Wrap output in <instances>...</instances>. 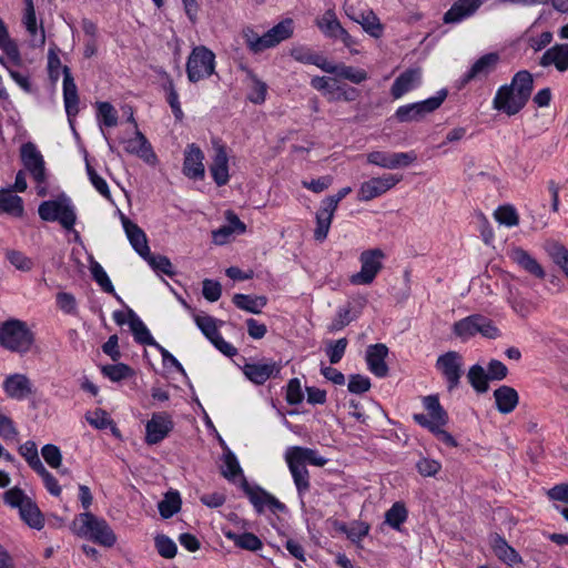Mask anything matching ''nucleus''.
I'll list each match as a JSON object with an SVG mask.
<instances>
[{"label": "nucleus", "mask_w": 568, "mask_h": 568, "mask_svg": "<svg viewBox=\"0 0 568 568\" xmlns=\"http://www.w3.org/2000/svg\"><path fill=\"white\" fill-rule=\"evenodd\" d=\"M423 405L428 412L425 414H414L413 419L419 426L428 429L435 437L447 447H457L458 443L454 436L443 427L448 423V414L440 405L437 395H428L423 398Z\"/></svg>", "instance_id": "nucleus-1"}, {"label": "nucleus", "mask_w": 568, "mask_h": 568, "mask_svg": "<svg viewBox=\"0 0 568 568\" xmlns=\"http://www.w3.org/2000/svg\"><path fill=\"white\" fill-rule=\"evenodd\" d=\"M72 530L75 535L106 548L113 547L118 540L108 521L90 511L81 513L74 518Z\"/></svg>", "instance_id": "nucleus-2"}, {"label": "nucleus", "mask_w": 568, "mask_h": 568, "mask_svg": "<svg viewBox=\"0 0 568 568\" xmlns=\"http://www.w3.org/2000/svg\"><path fill=\"white\" fill-rule=\"evenodd\" d=\"M33 343L34 335L26 322L10 318L0 324V345L7 351L27 353Z\"/></svg>", "instance_id": "nucleus-3"}, {"label": "nucleus", "mask_w": 568, "mask_h": 568, "mask_svg": "<svg viewBox=\"0 0 568 568\" xmlns=\"http://www.w3.org/2000/svg\"><path fill=\"white\" fill-rule=\"evenodd\" d=\"M215 53L205 45H195L186 60L185 72L191 83H197L215 74Z\"/></svg>", "instance_id": "nucleus-4"}, {"label": "nucleus", "mask_w": 568, "mask_h": 568, "mask_svg": "<svg viewBox=\"0 0 568 568\" xmlns=\"http://www.w3.org/2000/svg\"><path fill=\"white\" fill-rule=\"evenodd\" d=\"M448 90L443 88L434 97L400 105L395 111V119L400 123L419 122L436 111L446 100Z\"/></svg>", "instance_id": "nucleus-5"}, {"label": "nucleus", "mask_w": 568, "mask_h": 568, "mask_svg": "<svg viewBox=\"0 0 568 568\" xmlns=\"http://www.w3.org/2000/svg\"><path fill=\"white\" fill-rule=\"evenodd\" d=\"M39 216L45 222H59L65 230H72L77 214L71 200L62 194L57 200L43 201L38 207Z\"/></svg>", "instance_id": "nucleus-6"}, {"label": "nucleus", "mask_w": 568, "mask_h": 568, "mask_svg": "<svg viewBox=\"0 0 568 568\" xmlns=\"http://www.w3.org/2000/svg\"><path fill=\"white\" fill-rule=\"evenodd\" d=\"M351 192L352 187L345 186L338 190L336 194L328 195L321 201L320 207L315 213L316 227L313 236L316 242L322 243L327 239L338 204Z\"/></svg>", "instance_id": "nucleus-7"}, {"label": "nucleus", "mask_w": 568, "mask_h": 568, "mask_svg": "<svg viewBox=\"0 0 568 568\" xmlns=\"http://www.w3.org/2000/svg\"><path fill=\"white\" fill-rule=\"evenodd\" d=\"M234 364L240 367L245 377L256 384L263 385L267 379L278 376L283 364L281 362L263 363L256 357H236Z\"/></svg>", "instance_id": "nucleus-8"}, {"label": "nucleus", "mask_w": 568, "mask_h": 568, "mask_svg": "<svg viewBox=\"0 0 568 568\" xmlns=\"http://www.w3.org/2000/svg\"><path fill=\"white\" fill-rule=\"evenodd\" d=\"M384 252L381 248L366 250L361 253V271L349 277L353 285H369L383 268Z\"/></svg>", "instance_id": "nucleus-9"}, {"label": "nucleus", "mask_w": 568, "mask_h": 568, "mask_svg": "<svg viewBox=\"0 0 568 568\" xmlns=\"http://www.w3.org/2000/svg\"><path fill=\"white\" fill-rule=\"evenodd\" d=\"M417 160L415 151L389 152L374 150L366 153V163L385 170H398L410 166Z\"/></svg>", "instance_id": "nucleus-10"}, {"label": "nucleus", "mask_w": 568, "mask_h": 568, "mask_svg": "<svg viewBox=\"0 0 568 568\" xmlns=\"http://www.w3.org/2000/svg\"><path fill=\"white\" fill-rule=\"evenodd\" d=\"M241 488L253 505L257 514H262L265 509H268L273 514L277 511H285L286 506L280 501L276 497L267 493L262 487L255 485L251 486L246 478L241 481Z\"/></svg>", "instance_id": "nucleus-11"}, {"label": "nucleus", "mask_w": 568, "mask_h": 568, "mask_svg": "<svg viewBox=\"0 0 568 568\" xmlns=\"http://www.w3.org/2000/svg\"><path fill=\"white\" fill-rule=\"evenodd\" d=\"M402 175L389 173L371 178L359 185L357 191V200L359 202H368L379 197L396 186L402 181Z\"/></svg>", "instance_id": "nucleus-12"}, {"label": "nucleus", "mask_w": 568, "mask_h": 568, "mask_svg": "<svg viewBox=\"0 0 568 568\" xmlns=\"http://www.w3.org/2000/svg\"><path fill=\"white\" fill-rule=\"evenodd\" d=\"M527 102L514 88L509 84H504L498 88L493 99V109L511 116L519 113Z\"/></svg>", "instance_id": "nucleus-13"}, {"label": "nucleus", "mask_w": 568, "mask_h": 568, "mask_svg": "<svg viewBox=\"0 0 568 568\" xmlns=\"http://www.w3.org/2000/svg\"><path fill=\"white\" fill-rule=\"evenodd\" d=\"M500 57L497 52H489L478 58L460 77V85L471 81H485L497 68Z\"/></svg>", "instance_id": "nucleus-14"}, {"label": "nucleus", "mask_w": 568, "mask_h": 568, "mask_svg": "<svg viewBox=\"0 0 568 568\" xmlns=\"http://www.w3.org/2000/svg\"><path fill=\"white\" fill-rule=\"evenodd\" d=\"M20 156L23 166L29 171L34 182L44 183L47 180L45 162L37 145L32 142L23 143L20 149Z\"/></svg>", "instance_id": "nucleus-15"}, {"label": "nucleus", "mask_w": 568, "mask_h": 568, "mask_svg": "<svg viewBox=\"0 0 568 568\" xmlns=\"http://www.w3.org/2000/svg\"><path fill=\"white\" fill-rule=\"evenodd\" d=\"M174 423L168 413H154L145 425V443L155 445L169 436Z\"/></svg>", "instance_id": "nucleus-16"}, {"label": "nucleus", "mask_w": 568, "mask_h": 568, "mask_svg": "<svg viewBox=\"0 0 568 568\" xmlns=\"http://www.w3.org/2000/svg\"><path fill=\"white\" fill-rule=\"evenodd\" d=\"M63 72V102L69 124L73 132L77 134L74 129V119L79 113V94L74 79L71 74L69 67L62 68Z\"/></svg>", "instance_id": "nucleus-17"}, {"label": "nucleus", "mask_w": 568, "mask_h": 568, "mask_svg": "<svg viewBox=\"0 0 568 568\" xmlns=\"http://www.w3.org/2000/svg\"><path fill=\"white\" fill-rule=\"evenodd\" d=\"M214 156L210 165V173L217 186L226 185L230 181L229 155L226 146L220 140L212 141Z\"/></svg>", "instance_id": "nucleus-18"}, {"label": "nucleus", "mask_w": 568, "mask_h": 568, "mask_svg": "<svg viewBox=\"0 0 568 568\" xmlns=\"http://www.w3.org/2000/svg\"><path fill=\"white\" fill-rule=\"evenodd\" d=\"M204 153L195 143L187 144L184 150L183 174L192 180H202L205 175Z\"/></svg>", "instance_id": "nucleus-19"}, {"label": "nucleus", "mask_w": 568, "mask_h": 568, "mask_svg": "<svg viewBox=\"0 0 568 568\" xmlns=\"http://www.w3.org/2000/svg\"><path fill=\"white\" fill-rule=\"evenodd\" d=\"M128 316L129 327L136 343L141 345L154 346L156 351L160 352L161 355H172L168 349H165L154 339L146 325L133 310H128Z\"/></svg>", "instance_id": "nucleus-20"}, {"label": "nucleus", "mask_w": 568, "mask_h": 568, "mask_svg": "<svg viewBox=\"0 0 568 568\" xmlns=\"http://www.w3.org/2000/svg\"><path fill=\"white\" fill-rule=\"evenodd\" d=\"M422 84V69L408 68L402 72L390 87V95L397 100L406 93L417 89Z\"/></svg>", "instance_id": "nucleus-21"}, {"label": "nucleus", "mask_w": 568, "mask_h": 568, "mask_svg": "<svg viewBox=\"0 0 568 568\" xmlns=\"http://www.w3.org/2000/svg\"><path fill=\"white\" fill-rule=\"evenodd\" d=\"M3 390L9 398L23 400L33 394L31 381L24 374H11L3 381Z\"/></svg>", "instance_id": "nucleus-22"}, {"label": "nucleus", "mask_w": 568, "mask_h": 568, "mask_svg": "<svg viewBox=\"0 0 568 568\" xmlns=\"http://www.w3.org/2000/svg\"><path fill=\"white\" fill-rule=\"evenodd\" d=\"M481 4L483 0H457L445 12L443 21L446 24L459 23L473 16Z\"/></svg>", "instance_id": "nucleus-23"}, {"label": "nucleus", "mask_w": 568, "mask_h": 568, "mask_svg": "<svg viewBox=\"0 0 568 568\" xmlns=\"http://www.w3.org/2000/svg\"><path fill=\"white\" fill-rule=\"evenodd\" d=\"M285 459H291L300 465H313L323 467L327 464V458L318 454L316 449L303 447V446H291L284 454Z\"/></svg>", "instance_id": "nucleus-24"}, {"label": "nucleus", "mask_w": 568, "mask_h": 568, "mask_svg": "<svg viewBox=\"0 0 568 568\" xmlns=\"http://www.w3.org/2000/svg\"><path fill=\"white\" fill-rule=\"evenodd\" d=\"M122 225L126 237L133 247V250L143 258L149 255L150 247L144 231L134 222L129 220L126 216L121 217Z\"/></svg>", "instance_id": "nucleus-25"}, {"label": "nucleus", "mask_w": 568, "mask_h": 568, "mask_svg": "<svg viewBox=\"0 0 568 568\" xmlns=\"http://www.w3.org/2000/svg\"><path fill=\"white\" fill-rule=\"evenodd\" d=\"M460 357H438L436 367L442 372L449 392L458 387L463 374Z\"/></svg>", "instance_id": "nucleus-26"}, {"label": "nucleus", "mask_w": 568, "mask_h": 568, "mask_svg": "<svg viewBox=\"0 0 568 568\" xmlns=\"http://www.w3.org/2000/svg\"><path fill=\"white\" fill-rule=\"evenodd\" d=\"M124 150L126 153L136 155L146 163H154L156 160L152 145L139 130L135 131L134 138L124 141Z\"/></svg>", "instance_id": "nucleus-27"}, {"label": "nucleus", "mask_w": 568, "mask_h": 568, "mask_svg": "<svg viewBox=\"0 0 568 568\" xmlns=\"http://www.w3.org/2000/svg\"><path fill=\"white\" fill-rule=\"evenodd\" d=\"M539 65L547 68L554 65L557 71L568 70V43H557L547 49L539 59Z\"/></svg>", "instance_id": "nucleus-28"}, {"label": "nucleus", "mask_w": 568, "mask_h": 568, "mask_svg": "<svg viewBox=\"0 0 568 568\" xmlns=\"http://www.w3.org/2000/svg\"><path fill=\"white\" fill-rule=\"evenodd\" d=\"M291 54L294 58V60L304 64L316 65L317 68L327 73H333L336 72L337 70V65H334L333 63L328 62L325 57L314 52L308 48H295L292 50Z\"/></svg>", "instance_id": "nucleus-29"}, {"label": "nucleus", "mask_w": 568, "mask_h": 568, "mask_svg": "<svg viewBox=\"0 0 568 568\" xmlns=\"http://www.w3.org/2000/svg\"><path fill=\"white\" fill-rule=\"evenodd\" d=\"M490 546L497 558L508 566L523 564L521 556L517 550H515V548L508 545L503 536L498 534L493 535L490 539Z\"/></svg>", "instance_id": "nucleus-30"}, {"label": "nucleus", "mask_w": 568, "mask_h": 568, "mask_svg": "<svg viewBox=\"0 0 568 568\" xmlns=\"http://www.w3.org/2000/svg\"><path fill=\"white\" fill-rule=\"evenodd\" d=\"M366 303V298L362 297L358 302V310H355V307L352 305L351 302H347V304L339 306L336 311L335 317L332 320L331 324L328 325V328L331 332H337L343 329L345 326H347L351 322L356 320L361 314V308Z\"/></svg>", "instance_id": "nucleus-31"}, {"label": "nucleus", "mask_w": 568, "mask_h": 568, "mask_svg": "<svg viewBox=\"0 0 568 568\" xmlns=\"http://www.w3.org/2000/svg\"><path fill=\"white\" fill-rule=\"evenodd\" d=\"M496 408L501 414L511 413L518 405L519 396L515 388L503 385L494 392Z\"/></svg>", "instance_id": "nucleus-32"}, {"label": "nucleus", "mask_w": 568, "mask_h": 568, "mask_svg": "<svg viewBox=\"0 0 568 568\" xmlns=\"http://www.w3.org/2000/svg\"><path fill=\"white\" fill-rule=\"evenodd\" d=\"M158 74L162 79H164V82L162 83V89L166 93V102L169 103L175 120L176 121H182L183 118H184V113H183L182 108H181V103H180V100H179V93H178V91L175 89L173 79L163 69H160L158 71Z\"/></svg>", "instance_id": "nucleus-33"}, {"label": "nucleus", "mask_w": 568, "mask_h": 568, "mask_svg": "<svg viewBox=\"0 0 568 568\" xmlns=\"http://www.w3.org/2000/svg\"><path fill=\"white\" fill-rule=\"evenodd\" d=\"M351 19L361 24L363 30L371 37L378 39L383 36L384 26L373 10L362 11L357 17H351Z\"/></svg>", "instance_id": "nucleus-34"}, {"label": "nucleus", "mask_w": 568, "mask_h": 568, "mask_svg": "<svg viewBox=\"0 0 568 568\" xmlns=\"http://www.w3.org/2000/svg\"><path fill=\"white\" fill-rule=\"evenodd\" d=\"M511 258L516 262L521 268H524L529 274L534 275L537 278H544L546 273L542 266L537 262L535 257H532L527 251L524 248L517 247L511 253Z\"/></svg>", "instance_id": "nucleus-35"}, {"label": "nucleus", "mask_w": 568, "mask_h": 568, "mask_svg": "<svg viewBox=\"0 0 568 568\" xmlns=\"http://www.w3.org/2000/svg\"><path fill=\"white\" fill-rule=\"evenodd\" d=\"M233 304L242 310L252 314H260L262 308L267 304V297L264 295H248L237 293L232 298Z\"/></svg>", "instance_id": "nucleus-36"}, {"label": "nucleus", "mask_w": 568, "mask_h": 568, "mask_svg": "<svg viewBox=\"0 0 568 568\" xmlns=\"http://www.w3.org/2000/svg\"><path fill=\"white\" fill-rule=\"evenodd\" d=\"M285 462H286L288 470L292 475L298 497L303 498V496L311 488L310 473H308L307 468L304 467V465H300L291 459H285Z\"/></svg>", "instance_id": "nucleus-37"}, {"label": "nucleus", "mask_w": 568, "mask_h": 568, "mask_svg": "<svg viewBox=\"0 0 568 568\" xmlns=\"http://www.w3.org/2000/svg\"><path fill=\"white\" fill-rule=\"evenodd\" d=\"M316 26L323 34L329 39H337L344 30L333 9L326 10L324 14L316 20Z\"/></svg>", "instance_id": "nucleus-38"}, {"label": "nucleus", "mask_w": 568, "mask_h": 568, "mask_svg": "<svg viewBox=\"0 0 568 568\" xmlns=\"http://www.w3.org/2000/svg\"><path fill=\"white\" fill-rule=\"evenodd\" d=\"M408 519V509L403 501H395L384 515V524L396 531H402V526Z\"/></svg>", "instance_id": "nucleus-39"}, {"label": "nucleus", "mask_w": 568, "mask_h": 568, "mask_svg": "<svg viewBox=\"0 0 568 568\" xmlns=\"http://www.w3.org/2000/svg\"><path fill=\"white\" fill-rule=\"evenodd\" d=\"M90 271L92 278L95 281V283L101 287L103 292L111 294L119 303L124 304L121 296L115 292V288L109 275L99 262L92 261Z\"/></svg>", "instance_id": "nucleus-40"}, {"label": "nucleus", "mask_w": 568, "mask_h": 568, "mask_svg": "<svg viewBox=\"0 0 568 568\" xmlns=\"http://www.w3.org/2000/svg\"><path fill=\"white\" fill-rule=\"evenodd\" d=\"M23 212V201L19 195L12 194L10 190H0V213L22 216Z\"/></svg>", "instance_id": "nucleus-41"}, {"label": "nucleus", "mask_w": 568, "mask_h": 568, "mask_svg": "<svg viewBox=\"0 0 568 568\" xmlns=\"http://www.w3.org/2000/svg\"><path fill=\"white\" fill-rule=\"evenodd\" d=\"M23 24L30 36L32 47H42L45 42V34L42 27L38 28L36 10L24 11Z\"/></svg>", "instance_id": "nucleus-42"}, {"label": "nucleus", "mask_w": 568, "mask_h": 568, "mask_svg": "<svg viewBox=\"0 0 568 568\" xmlns=\"http://www.w3.org/2000/svg\"><path fill=\"white\" fill-rule=\"evenodd\" d=\"M21 519L31 528L40 530L44 526V518L34 501L29 500L19 509Z\"/></svg>", "instance_id": "nucleus-43"}, {"label": "nucleus", "mask_w": 568, "mask_h": 568, "mask_svg": "<svg viewBox=\"0 0 568 568\" xmlns=\"http://www.w3.org/2000/svg\"><path fill=\"white\" fill-rule=\"evenodd\" d=\"M265 38L268 41V45L272 48L288 39L293 34V20L284 19L265 33Z\"/></svg>", "instance_id": "nucleus-44"}, {"label": "nucleus", "mask_w": 568, "mask_h": 568, "mask_svg": "<svg viewBox=\"0 0 568 568\" xmlns=\"http://www.w3.org/2000/svg\"><path fill=\"white\" fill-rule=\"evenodd\" d=\"M515 91L529 101L534 90V78L532 74L527 70H520L516 72L509 83Z\"/></svg>", "instance_id": "nucleus-45"}, {"label": "nucleus", "mask_w": 568, "mask_h": 568, "mask_svg": "<svg viewBox=\"0 0 568 568\" xmlns=\"http://www.w3.org/2000/svg\"><path fill=\"white\" fill-rule=\"evenodd\" d=\"M225 537L232 540L235 546L242 549L257 551L263 548V542L261 541V539L252 532L237 534L227 531L225 532Z\"/></svg>", "instance_id": "nucleus-46"}, {"label": "nucleus", "mask_w": 568, "mask_h": 568, "mask_svg": "<svg viewBox=\"0 0 568 568\" xmlns=\"http://www.w3.org/2000/svg\"><path fill=\"white\" fill-rule=\"evenodd\" d=\"M182 500L179 491H169L159 503L158 509L162 518L169 519L178 514L181 509Z\"/></svg>", "instance_id": "nucleus-47"}, {"label": "nucleus", "mask_w": 568, "mask_h": 568, "mask_svg": "<svg viewBox=\"0 0 568 568\" xmlns=\"http://www.w3.org/2000/svg\"><path fill=\"white\" fill-rule=\"evenodd\" d=\"M247 77L251 80V88L247 94V100L254 104H262L266 100L267 84L262 81L252 70H246Z\"/></svg>", "instance_id": "nucleus-48"}, {"label": "nucleus", "mask_w": 568, "mask_h": 568, "mask_svg": "<svg viewBox=\"0 0 568 568\" xmlns=\"http://www.w3.org/2000/svg\"><path fill=\"white\" fill-rule=\"evenodd\" d=\"M101 372L104 377L109 378L112 382L128 379L133 377L135 374L132 367L123 363L103 365L101 367Z\"/></svg>", "instance_id": "nucleus-49"}, {"label": "nucleus", "mask_w": 568, "mask_h": 568, "mask_svg": "<svg viewBox=\"0 0 568 568\" xmlns=\"http://www.w3.org/2000/svg\"><path fill=\"white\" fill-rule=\"evenodd\" d=\"M97 120L100 126L113 128L118 124V112L110 102H97Z\"/></svg>", "instance_id": "nucleus-50"}, {"label": "nucleus", "mask_w": 568, "mask_h": 568, "mask_svg": "<svg viewBox=\"0 0 568 568\" xmlns=\"http://www.w3.org/2000/svg\"><path fill=\"white\" fill-rule=\"evenodd\" d=\"M467 377L470 385L477 393H486L488 390V381H490V377L480 365L471 366L468 371Z\"/></svg>", "instance_id": "nucleus-51"}, {"label": "nucleus", "mask_w": 568, "mask_h": 568, "mask_svg": "<svg viewBox=\"0 0 568 568\" xmlns=\"http://www.w3.org/2000/svg\"><path fill=\"white\" fill-rule=\"evenodd\" d=\"M243 38L248 50L253 53H260L266 49L272 48L268 45V41L265 38V34L260 36L252 28H245L243 30Z\"/></svg>", "instance_id": "nucleus-52"}, {"label": "nucleus", "mask_w": 568, "mask_h": 568, "mask_svg": "<svg viewBox=\"0 0 568 568\" xmlns=\"http://www.w3.org/2000/svg\"><path fill=\"white\" fill-rule=\"evenodd\" d=\"M243 38L248 50L253 53H260L266 49L272 48L268 45V41L265 38V34L260 36L252 28H245L243 30Z\"/></svg>", "instance_id": "nucleus-53"}, {"label": "nucleus", "mask_w": 568, "mask_h": 568, "mask_svg": "<svg viewBox=\"0 0 568 568\" xmlns=\"http://www.w3.org/2000/svg\"><path fill=\"white\" fill-rule=\"evenodd\" d=\"M223 462H224V465H223L221 471H222V475L227 480L233 481L237 476H241L242 479L245 478L243 475V470L240 466V463H239L236 456L234 455V453H232L231 450H227L223 456Z\"/></svg>", "instance_id": "nucleus-54"}, {"label": "nucleus", "mask_w": 568, "mask_h": 568, "mask_svg": "<svg viewBox=\"0 0 568 568\" xmlns=\"http://www.w3.org/2000/svg\"><path fill=\"white\" fill-rule=\"evenodd\" d=\"M143 260L146 261L150 267L156 273H163L171 277L175 274L170 258L165 255H153L150 251L149 255H145Z\"/></svg>", "instance_id": "nucleus-55"}, {"label": "nucleus", "mask_w": 568, "mask_h": 568, "mask_svg": "<svg viewBox=\"0 0 568 568\" xmlns=\"http://www.w3.org/2000/svg\"><path fill=\"white\" fill-rule=\"evenodd\" d=\"M475 318H478L477 315H470L467 316L454 324V333L456 336L460 337L462 339H466L470 336H474L477 334V321Z\"/></svg>", "instance_id": "nucleus-56"}, {"label": "nucleus", "mask_w": 568, "mask_h": 568, "mask_svg": "<svg viewBox=\"0 0 568 568\" xmlns=\"http://www.w3.org/2000/svg\"><path fill=\"white\" fill-rule=\"evenodd\" d=\"M496 221L507 227L518 225L519 216L516 209L513 205L506 204L500 205L494 213Z\"/></svg>", "instance_id": "nucleus-57"}, {"label": "nucleus", "mask_w": 568, "mask_h": 568, "mask_svg": "<svg viewBox=\"0 0 568 568\" xmlns=\"http://www.w3.org/2000/svg\"><path fill=\"white\" fill-rule=\"evenodd\" d=\"M19 453L34 471L43 466L38 454L37 445L33 440H27L23 443L19 447Z\"/></svg>", "instance_id": "nucleus-58"}, {"label": "nucleus", "mask_w": 568, "mask_h": 568, "mask_svg": "<svg viewBox=\"0 0 568 568\" xmlns=\"http://www.w3.org/2000/svg\"><path fill=\"white\" fill-rule=\"evenodd\" d=\"M338 77L349 80L351 82L355 84H359L367 80L368 75L367 72L363 69L354 68L351 65H341L337 67L336 72H334Z\"/></svg>", "instance_id": "nucleus-59"}, {"label": "nucleus", "mask_w": 568, "mask_h": 568, "mask_svg": "<svg viewBox=\"0 0 568 568\" xmlns=\"http://www.w3.org/2000/svg\"><path fill=\"white\" fill-rule=\"evenodd\" d=\"M154 542L160 556L166 559L175 557L178 547L170 537L166 535H158L154 539Z\"/></svg>", "instance_id": "nucleus-60"}, {"label": "nucleus", "mask_w": 568, "mask_h": 568, "mask_svg": "<svg viewBox=\"0 0 568 568\" xmlns=\"http://www.w3.org/2000/svg\"><path fill=\"white\" fill-rule=\"evenodd\" d=\"M6 257L19 271L28 272L33 267L32 260L20 251L8 250Z\"/></svg>", "instance_id": "nucleus-61"}, {"label": "nucleus", "mask_w": 568, "mask_h": 568, "mask_svg": "<svg viewBox=\"0 0 568 568\" xmlns=\"http://www.w3.org/2000/svg\"><path fill=\"white\" fill-rule=\"evenodd\" d=\"M549 255L568 278V250L561 244H554L549 250Z\"/></svg>", "instance_id": "nucleus-62"}, {"label": "nucleus", "mask_w": 568, "mask_h": 568, "mask_svg": "<svg viewBox=\"0 0 568 568\" xmlns=\"http://www.w3.org/2000/svg\"><path fill=\"white\" fill-rule=\"evenodd\" d=\"M371 379L361 374H352L348 379L347 389L352 394L361 395L371 389Z\"/></svg>", "instance_id": "nucleus-63"}, {"label": "nucleus", "mask_w": 568, "mask_h": 568, "mask_svg": "<svg viewBox=\"0 0 568 568\" xmlns=\"http://www.w3.org/2000/svg\"><path fill=\"white\" fill-rule=\"evenodd\" d=\"M0 49L14 65L21 64V54L19 48L16 41L12 40L9 34L0 40Z\"/></svg>", "instance_id": "nucleus-64"}]
</instances>
